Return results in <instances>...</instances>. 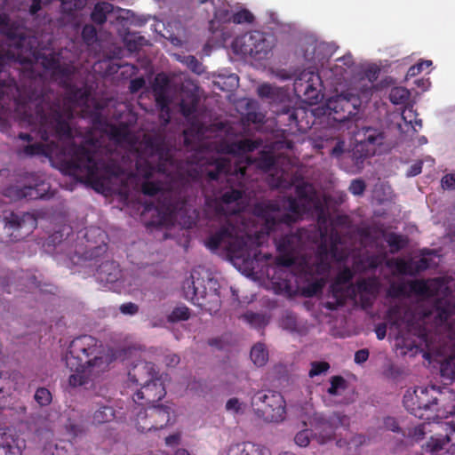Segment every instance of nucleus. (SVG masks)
<instances>
[{
    "label": "nucleus",
    "mask_w": 455,
    "mask_h": 455,
    "mask_svg": "<svg viewBox=\"0 0 455 455\" xmlns=\"http://www.w3.org/2000/svg\"><path fill=\"white\" fill-rule=\"evenodd\" d=\"M100 141L87 132L80 144L71 142L62 148L54 142L34 143L24 147L26 156L56 157L60 171L81 182L90 183L96 190H110L113 180L123 173L122 168L113 162H106L98 155Z\"/></svg>",
    "instance_id": "obj_1"
},
{
    "label": "nucleus",
    "mask_w": 455,
    "mask_h": 455,
    "mask_svg": "<svg viewBox=\"0 0 455 455\" xmlns=\"http://www.w3.org/2000/svg\"><path fill=\"white\" fill-rule=\"evenodd\" d=\"M17 114L23 122L39 125L42 140L48 141L50 136L59 140L73 139L70 121L74 117L71 106L62 104L59 100H52L42 84H30L16 100Z\"/></svg>",
    "instance_id": "obj_2"
},
{
    "label": "nucleus",
    "mask_w": 455,
    "mask_h": 455,
    "mask_svg": "<svg viewBox=\"0 0 455 455\" xmlns=\"http://www.w3.org/2000/svg\"><path fill=\"white\" fill-rule=\"evenodd\" d=\"M65 362L72 372L68 385L78 387L107 371L111 360L100 340L91 335H82L70 342Z\"/></svg>",
    "instance_id": "obj_3"
},
{
    "label": "nucleus",
    "mask_w": 455,
    "mask_h": 455,
    "mask_svg": "<svg viewBox=\"0 0 455 455\" xmlns=\"http://www.w3.org/2000/svg\"><path fill=\"white\" fill-rule=\"evenodd\" d=\"M403 403L411 414L426 420L432 419L428 411L440 412L439 403H442L443 412H455V393L451 390L442 392L435 386L417 387L412 392L407 391Z\"/></svg>",
    "instance_id": "obj_4"
},
{
    "label": "nucleus",
    "mask_w": 455,
    "mask_h": 455,
    "mask_svg": "<svg viewBox=\"0 0 455 455\" xmlns=\"http://www.w3.org/2000/svg\"><path fill=\"white\" fill-rule=\"evenodd\" d=\"M250 236L232 218H225V221L206 238L204 244L212 251L225 250L234 257H243L246 251Z\"/></svg>",
    "instance_id": "obj_5"
},
{
    "label": "nucleus",
    "mask_w": 455,
    "mask_h": 455,
    "mask_svg": "<svg viewBox=\"0 0 455 455\" xmlns=\"http://www.w3.org/2000/svg\"><path fill=\"white\" fill-rule=\"evenodd\" d=\"M145 153L149 156H156L158 163L151 164L148 160L138 161L136 169L143 178L153 177L155 172L167 173L169 167L173 166L174 159L165 145L164 139L159 135L145 134L142 140Z\"/></svg>",
    "instance_id": "obj_6"
},
{
    "label": "nucleus",
    "mask_w": 455,
    "mask_h": 455,
    "mask_svg": "<svg viewBox=\"0 0 455 455\" xmlns=\"http://www.w3.org/2000/svg\"><path fill=\"white\" fill-rule=\"evenodd\" d=\"M186 205L185 197L174 198L172 192L164 193L163 201L159 204L145 203L141 219L148 228L165 227L179 212L186 208Z\"/></svg>",
    "instance_id": "obj_7"
},
{
    "label": "nucleus",
    "mask_w": 455,
    "mask_h": 455,
    "mask_svg": "<svg viewBox=\"0 0 455 455\" xmlns=\"http://www.w3.org/2000/svg\"><path fill=\"white\" fill-rule=\"evenodd\" d=\"M306 238L307 232L302 228L275 238V243L278 252L275 264L279 267H290L297 261H300L306 249Z\"/></svg>",
    "instance_id": "obj_8"
},
{
    "label": "nucleus",
    "mask_w": 455,
    "mask_h": 455,
    "mask_svg": "<svg viewBox=\"0 0 455 455\" xmlns=\"http://www.w3.org/2000/svg\"><path fill=\"white\" fill-rule=\"evenodd\" d=\"M35 38L32 37L30 45H26L18 51L20 53L27 54V56L18 55L19 61L22 64H31L34 61L39 63L46 71L51 72V75L55 79H60V82H66L70 79L72 75L71 68L67 65H61L59 58L54 53H39L36 51Z\"/></svg>",
    "instance_id": "obj_9"
},
{
    "label": "nucleus",
    "mask_w": 455,
    "mask_h": 455,
    "mask_svg": "<svg viewBox=\"0 0 455 455\" xmlns=\"http://www.w3.org/2000/svg\"><path fill=\"white\" fill-rule=\"evenodd\" d=\"M199 273L194 270L191 273L190 279H188L183 284L185 298L204 307L210 314L216 313L220 307V297L214 289L210 293L206 291L205 281L198 277Z\"/></svg>",
    "instance_id": "obj_10"
},
{
    "label": "nucleus",
    "mask_w": 455,
    "mask_h": 455,
    "mask_svg": "<svg viewBox=\"0 0 455 455\" xmlns=\"http://www.w3.org/2000/svg\"><path fill=\"white\" fill-rule=\"evenodd\" d=\"M281 210L282 206L275 200H266L255 204L253 213L263 220V228L268 235L278 230L282 224L291 227L300 220L290 212L277 216Z\"/></svg>",
    "instance_id": "obj_11"
},
{
    "label": "nucleus",
    "mask_w": 455,
    "mask_h": 455,
    "mask_svg": "<svg viewBox=\"0 0 455 455\" xmlns=\"http://www.w3.org/2000/svg\"><path fill=\"white\" fill-rule=\"evenodd\" d=\"M251 404L256 414L266 421L279 422L285 417V401L278 392H258L253 396Z\"/></svg>",
    "instance_id": "obj_12"
},
{
    "label": "nucleus",
    "mask_w": 455,
    "mask_h": 455,
    "mask_svg": "<svg viewBox=\"0 0 455 455\" xmlns=\"http://www.w3.org/2000/svg\"><path fill=\"white\" fill-rule=\"evenodd\" d=\"M243 193V190L231 187L221 191L219 196L207 198L205 204L216 218H230L241 212L240 201Z\"/></svg>",
    "instance_id": "obj_13"
},
{
    "label": "nucleus",
    "mask_w": 455,
    "mask_h": 455,
    "mask_svg": "<svg viewBox=\"0 0 455 455\" xmlns=\"http://www.w3.org/2000/svg\"><path fill=\"white\" fill-rule=\"evenodd\" d=\"M360 100L352 93L331 97L326 102L328 115L337 123H345L357 114Z\"/></svg>",
    "instance_id": "obj_14"
},
{
    "label": "nucleus",
    "mask_w": 455,
    "mask_h": 455,
    "mask_svg": "<svg viewBox=\"0 0 455 455\" xmlns=\"http://www.w3.org/2000/svg\"><path fill=\"white\" fill-rule=\"evenodd\" d=\"M234 48L236 52L251 56L256 60H262L267 57L271 50L269 43L264 35L259 31L244 34L235 38Z\"/></svg>",
    "instance_id": "obj_15"
},
{
    "label": "nucleus",
    "mask_w": 455,
    "mask_h": 455,
    "mask_svg": "<svg viewBox=\"0 0 455 455\" xmlns=\"http://www.w3.org/2000/svg\"><path fill=\"white\" fill-rule=\"evenodd\" d=\"M293 87L295 93L303 95L309 105H315L321 100L322 80L313 70H303L294 80Z\"/></svg>",
    "instance_id": "obj_16"
},
{
    "label": "nucleus",
    "mask_w": 455,
    "mask_h": 455,
    "mask_svg": "<svg viewBox=\"0 0 455 455\" xmlns=\"http://www.w3.org/2000/svg\"><path fill=\"white\" fill-rule=\"evenodd\" d=\"M36 226V220L29 213L22 216L12 212L9 217L5 218L4 228L10 235V240L18 242L29 235Z\"/></svg>",
    "instance_id": "obj_17"
},
{
    "label": "nucleus",
    "mask_w": 455,
    "mask_h": 455,
    "mask_svg": "<svg viewBox=\"0 0 455 455\" xmlns=\"http://www.w3.org/2000/svg\"><path fill=\"white\" fill-rule=\"evenodd\" d=\"M0 33L4 36L11 47L16 50L22 49L26 45H30L32 36L10 21V18L5 13H0Z\"/></svg>",
    "instance_id": "obj_18"
},
{
    "label": "nucleus",
    "mask_w": 455,
    "mask_h": 455,
    "mask_svg": "<svg viewBox=\"0 0 455 455\" xmlns=\"http://www.w3.org/2000/svg\"><path fill=\"white\" fill-rule=\"evenodd\" d=\"M307 116V111L305 108H283L277 114V123L285 126V131L307 132L310 128L309 121H304Z\"/></svg>",
    "instance_id": "obj_19"
},
{
    "label": "nucleus",
    "mask_w": 455,
    "mask_h": 455,
    "mask_svg": "<svg viewBox=\"0 0 455 455\" xmlns=\"http://www.w3.org/2000/svg\"><path fill=\"white\" fill-rule=\"evenodd\" d=\"M166 395L165 387L161 379H156L141 385L133 395V402L141 406H152L154 403L162 400Z\"/></svg>",
    "instance_id": "obj_20"
},
{
    "label": "nucleus",
    "mask_w": 455,
    "mask_h": 455,
    "mask_svg": "<svg viewBox=\"0 0 455 455\" xmlns=\"http://www.w3.org/2000/svg\"><path fill=\"white\" fill-rule=\"evenodd\" d=\"M262 144L261 140L243 139L236 141L221 140L216 145V150L224 155L242 156L247 153L253 152Z\"/></svg>",
    "instance_id": "obj_21"
},
{
    "label": "nucleus",
    "mask_w": 455,
    "mask_h": 455,
    "mask_svg": "<svg viewBox=\"0 0 455 455\" xmlns=\"http://www.w3.org/2000/svg\"><path fill=\"white\" fill-rule=\"evenodd\" d=\"M423 450L432 455H454L455 454V424L451 427L450 433L441 437H431Z\"/></svg>",
    "instance_id": "obj_22"
},
{
    "label": "nucleus",
    "mask_w": 455,
    "mask_h": 455,
    "mask_svg": "<svg viewBox=\"0 0 455 455\" xmlns=\"http://www.w3.org/2000/svg\"><path fill=\"white\" fill-rule=\"evenodd\" d=\"M357 135L359 137L357 148L361 150L366 148L364 157L375 155L376 147L382 145L385 140L384 132L373 127H363Z\"/></svg>",
    "instance_id": "obj_23"
},
{
    "label": "nucleus",
    "mask_w": 455,
    "mask_h": 455,
    "mask_svg": "<svg viewBox=\"0 0 455 455\" xmlns=\"http://www.w3.org/2000/svg\"><path fill=\"white\" fill-rule=\"evenodd\" d=\"M315 429L319 430L322 440L321 443L332 439L337 424L343 426L347 423L348 419L339 413H333L329 419H325L322 415L315 414L313 418Z\"/></svg>",
    "instance_id": "obj_24"
},
{
    "label": "nucleus",
    "mask_w": 455,
    "mask_h": 455,
    "mask_svg": "<svg viewBox=\"0 0 455 455\" xmlns=\"http://www.w3.org/2000/svg\"><path fill=\"white\" fill-rule=\"evenodd\" d=\"M158 371L151 362L139 361L134 363L128 372L129 381L136 385H143L158 379Z\"/></svg>",
    "instance_id": "obj_25"
},
{
    "label": "nucleus",
    "mask_w": 455,
    "mask_h": 455,
    "mask_svg": "<svg viewBox=\"0 0 455 455\" xmlns=\"http://www.w3.org/2000/svg\"><path fill=\"white\" fill-rule=\"evenodd\" d=\"M288 268L289 267L276 265L272 277V284L276 293L291 296L295 291L292 283L295 279V275Z\"/></svg>",
    "instance_id": "obj_26"
},
{
    "label": "nucleus",
    "mask_w": 455,
    "mask_h": 455,
    "mask_svg": "<svg viewBox=\"0 0 455 455\" xmlns=\"http://www.w3.org/2000/svg\"><path fill=\"white\" fill-rule=\"evenodd\" d=\"M171 408L164 405L148 406L150 421L141 425L143 429L158 430L164 428L170 421Z\"/></svg>",
    "instance_id": "obj_27"
},
{
    "label": "nucleus",
    "mask_w": 455,
    "mask_h": 455,
    "mask_svg": "<svg viewBox=\"0 0 455 455\" xmlns=\"http://www.w3.org/2000/svg\"><path fill=\"white\" fill-rule=\"evenodd\" d=\"M105 133L117 144L133 145L136 143V137L131 130L130 124L126 122H120L116 124H110Z\"/></svg>",
    "instance_id": "obj_28"
},
{
    "label": "nucleus",
    "mask_w": 455,
    "mask_h": 455,
    "mask_svg": "<svg viewBox=\"0 0 455 455\" xmlns=\"http://www.w3.org/2000/svg\"><path fill=\"white\" fill-rule=\"evenodd\" d=\"M68 80L63 82L66 87V100L75 107H85L91 96L90 91L86 87H77L76 85L67 84Z\"/></svg>",
    "instance_id": "obj_29"
},
{
    "label": "nucleus",
    "mask_w": 455,
    "mask_h": 455,
    "mask_svg": "<svg viewBox=\"0 0 455 455\" xmlns=\"http://www.w3.org/2000/svg\"><path fill=\"white\" fill-rule=\"evenodd\" d=\"M379 288V283L375 277L361 278L358 279L355 284H348V290L351 291V299H355L357 293L377 296Z\"/></svg>",
    "instance_id": "obj_30"
},
{
    "label": "nucleus",
    "mask_w": 455,
    "mask_h": 455,
    "mask_svg": "<svg viewBox=\"0 0 455 455\" xmlns=\"http://www.w3.org/2000/svg\"><path fill=\"white\" fill-rule=\"evenodd\" d=\"M24 440L7 433L0 434V455H21Z\"/></svg>",
    "instance_id": "obj_31"
},
{
    "label": "nucleus",
    "mask_w": 455,
    "mask_h": 455,
    "mask_svg": "<svg viewBox=\"0 0 455 455\" xmlns=\"http://www.w3.org/2000/svg\"><path fill=\"white\" fill-rule=\"evenodd\" d=\"M344 284L338 283L333 281L330 285V291L331 293L332 301H326L324 307L329 310H336L339 307L345 305L347 298H351V291L347 288L343 287Z\"/></svg>",
    "instance_id": "obj_32"
},
{
    "label": "nucleus",
    "mask_w": 455,
    "mask_h": 455,
    "mask_svg": "<svg viewBox=\"0 0 455 455\" xmlns=\"http://www.w3.org/2000/svg\"><path fill=\"white\" fill-rule=\"evenodd\" d=\"M150 178L151 177L144 178L145 180L141 184V192L145 196H156L157 202L156 204H159L161 201H163V194L167 192H172L174 198L183 197L180 194H177L173 190L164 188L161 182L149 180Z\"/></svg>",
    "instance_id": "obj_33"
},
{
    "label": "nucleus",
    "mask_w": 455,
    "mask_h": 455,
    "mask_svg": "<svg viewBox=\"0 0 455 455\" xmlns=\"http://www.w3.org/2000/svg\"><path fill=\"white\" fill-rule=\"evenodd\" d=\"M296 195L300 201H303L308 207L319 209L320 201L313 185L303 182L295 188Z\"/></svg>",
    "instance_id": "obj_34"
},
{
    "label": "nucleus",
    "mask_w": 455,
    "mask_h": 455,
    "mask_svg": "<svg viewBox=\"0 0 455 455\" xmlns=\"http://www.w3.org/2000/svg\"><path fill=\"white\" fill-rule=\"evenodd\" d=\"M97 275L101 282L112 283L120 278L121 271L116 261H105L97 268Z\"/></svg>",
    "instance_id": "obj_35"
},
{
    "label": "nucleus",
    "mask_w": 455,
    "mask_h": 455,
    "mask_svg": "<svg viewBox=\"0 0 455 455\" xmlns=\"http://www.w3.org/2000/svg\"><path fill=\"white\" fill-rule=\"evenodd\" d=\"M38 185L36 187L32 186H24L22 188L19 187H10L5 191V196H14L16 199H23L27 198L29 200L44 198V195L40 192L38 188Z\"/></svg>",
    "instance_id": "obj_36"
},
{
    "label": "nucleus",
    "mask_w": 455,
    "mask_h": 455,
    "mask_svg": "<svg viewBox=\"0 0 455 455\" xmlns=\"http://www.w3.org/2000/svg\"><path fill=\"white\" fill-rule=\"evenodd\" d=\"M302 267V270L305 274L308 275H323L329 272L331 265L328 259L315 258V262L310 264L305 257H303L299 262Z\"/></svg>",
    "instance_id": "obj_37"
},
{
    "label": "nucleus",
    "mask_w": 455,
    "mask_h": 455,
    "mask_svg": "<svg viewBox=\"0 0 455 455\" xmlns=\"http://www.w3.org/2000/svg\"><path fill=\"white\" fill-rule=\"evenodd\" d=\"M212 170L207 172V177L211 180H217L221 174H228L231 172V162L229 159L218 157L212 163Z\"/></svg>",
    "instance_id": "obj_38"
},
{
    "label": "nucleus",
    "mask_w": 455,
    "mask_h": 455,
    "mask_svg": "<svg viewBox=\"0 0 455 455\" xmlns=\"http://www.w3.org/2000/svg\"><path fill=\"white\" fill-rule=\"evenodd\" d=\"M114 6L108 2H99L97 3L91 13V20L98 24L102 25L107 20L108 14L113 12Z\"/></svg>",
    "instance_id": "obj_39"
},
{
    "label": "nucleus",
    "mask_w": 455,
    "mask_h": 455,
    "mask_svg": "<svg viewBox=\"0 0 455 455\" xmlns=\"http://www.w3.org/2000/svg\"><path fill=\"white\" fill-rule=\"evenodd\" d=\"M253 162L259 169L269 172L275 167L277 159L273 152L263 150L260 151L259 156Z\"/></svg>",
    "instance_id": "obj_40"
},
{
    "label": "nucleus",
    "mask_w": 455,
    "mask_h": 455,
    "mask_svg": "<svg viewBox=\"0 0 455 455\" xmlns=\"http://www.w3.org/2000/svg\"><path fill=\"white\" fill-rule=\"evenodd\" d=\"M198 105L199 97L191 93L181 100L180 112L186 118H188L197 111Z\"/></svg>",
    "instance_id": "obj_41"
},
{
    "label": "nucleus",
    "mask_w": 455,
    "mask_h": 455,
    "mask_svg": "<svg viewBox=\"0 0 455 455\" xmlns=\"http://www.w3.org/2000/svg\"><path fill=\"white\" fill-rule=\"evenodd\" d=\"M386 242L390 247V252L396 253L408 245L409 239L406 235L391 232L387 235Z\"/></svg>",
    "instance_id": "obj_42"
},
{
    "label": "nucleus",
    "mask_w": 455,
    "mask_h": 455,
    "mask_svg": "<svg viewBox=\"0 0 455 455\" xmlns=\"http://www.w3.org/2000/svg\"><path fill=\"white\" fill-rule=\"evenodd\" d=\"M133 413L135 414V418L133 419L134 426L139 432L146 433L153 430L143 429L141 427V425H145V423L150 421L151 419V417L148 416V406L144 407L137 404V406L134 407Z\"/></svg>",
    "instance_id": "obj_43"
},
{
    "label": "nucleus",
    "mask_w": 455,
    "mask_h": 455,
    "mask_svg": "<svg viewBox=\"0 0 455 455\" xmlns=\"http://www.w3.org/2000/svg\"><path fill=\"white\" fill-rule=\"evenodd\" d=\"M288 212L296 215L300 220L303 214L309 211L311 207H308L305 203L299 204L298 200L292 196H288L285 200V204L283 206Z\"/></svg>",
    "instance_id": "obj_44"
},
{
    "label": "nucleus",
    "mask_w": 455,
    "mask_h": 455,
    "mask_svg": "<svg viewBox=\"0 0 455 455\" xmlns=\"http://www.w3.org/2000/svg\"><path fill=\"white\" fill-rule=\"evenodd\" d=\"M200 4L211 3L214 7V19L226 20L228 19V4L227 0H198Z\"/></svg>",
    "instance_id": "obj_45"
},
{
    "label": "nucleus",
    "mask_w": 455,
    "mask_h": 455,
    "mask_svg": "<svg viewBox=\"0 0 455 455\" xmlns=\"http://www.w3.org/2000/svg\"><path fill=\"white\" fill-rule=\"evenodd\" d=\"M250 355L253 363L258 367L265 365L268 360V352L262 343L255 344L251 349Z\"/></svg>",
    "instance_id": "obj_46"
},
{
    "label": "nucleus",
    "mask_w": 455,
    "mask_h": 455,
    "mask_svg": "<svg viewBox=\"0 0 455 455\" xmlns=\"http://www.w3.org/2000/svg\"><path fill=\"white\" fill-rule=\"evenodd\" d=\"M103 107L99 103L95 102L94 108L91 113L92 124L95 129L100 130L106 132L108 125L110 124L107 119L101 114Z\"/></svg>",
    "instance_id": "obj_47"
},
{
    "label": "nucleus",
    "mask_w": 455,
    "mask_h": 455,
    "mask_svg": "<svg viewBox=\"0 0 455 455\" xmlns=\"http://www.w3.org/2000/svg\"><path fill=\"white\" fill-rule=\"evenodd\" d=\"M115 418V410L108 405L100 406L92 416V422L97 425L110 422Z\"/></svg>",
    "instance_id": "obj_48"
},
{
    "label": "nucleus",
    "mask_w": 455,
    "mask_h": 455,
    "mask_svg": "<svg viewBox=\"0 0 455 455\" xmlns=\"http://www.w3.org/2000/svg\"><path fill=\"white\" fill-rule=\"evenodd\" d=\"M242 317L251 326L256 329H262L268 323V318L264 314L247 311Z\"/></svg>",
    "instance_id": "obj_49"
},
{
    "label": "nucleus",
    "mask_w": 455,
    "mask_h": 455,
    "mask_svg": "<svg viewBox=\"0 0 455 455\" xmlns=\"http://www.w3.org/2000/svg\"><path fill=\"white\" fill-rule=\"evenodd\" d=\"M235 455H271L269 451L259 444L244 443L237 448Z\"/></svg>",
    "instance_id": "obj_50"
},
{
    "label": "nucleus",
    "mask_w": 455,
    "mask_h": 455,
    "mask_svg": "<svg viewBox=\"0 0 455 455\" xmlns=\"http://www.w3.org/2000/svg\"><path fill=\"white\" fill-rule=\"evenodd\" d=\"M411 96V92L408 89L402 86L394 87L389 92V100L394 105L405 104Z\"/></svg>",
    "instance_id": "obj_51"
},
{
    "label": "nucleus",
    "mask_w": 455,
    "mask_h": 455,
    "mask_svg": "<svg viewBox=\"0 0 455 455\" xmlns=\"http://www.w3.org/2000/svg\"><path fill=\"white\" fill-rule=\"evenodd\" d=\"M254 20L252 13L247 9H242L235 13L228 11V19L222 22L231 21L235 24L251 23Z\"/></svg>",
    "instance_id": "obj_52"
},
{
    "label": "nucleus",
    "mask_w": 455,
    "mask_h": 455,
    "mask_svg": "<svg viewBox=\"0 0 455 455\" xmlns=\"http://www.w3.org/2000/svg\"><path fill=\"white\" fill-rule=\"evenodd\" d=\"M440 372L443 378L455 381V355L448 356L442 362Z\"/></svg>",
    "instance_id": "obj_53"
},
{
    "label": "nucleus",
    "mask_w": 455,
    "mask_h": 455,
    "mask_svg": "<svg viewBox=\"0 0 455 455\" xmlns=\"http://www.w3.org/2000/svg\"><path fill=\"white\" fill-rule=\"evenodd\" d=\"M190 317V310L188 307L182 305L178 306L172 309L168 315L167 320L169 323H178L180 321H187Z\"/></svg>",
    "instance_id": "obj_54"
},
{
    "label": "nucleus",
    "mask_w": 455,
    "mask_h": 455,
    "mask_svg": "<svg viewBox=\"0 0 455 455\" xmlns=\"http://www.w3.org/2000/svg\"><path fill=\"white\" fill-rule=\"evenodd\" d=\"M44 455H77L72 444H69V449L60 444H49L44 447Z\"/></svg>",
    "instance_id": "obj_55"
},
{
    "label": "nucleus",
    "mask_w": 455,
    "mask_h": 455,
    "mask_svg": "<svg viewBox=\"0 0 455 455\" xmlns=\"http://www.w3.org/2000/svg\"><path fill=\"white\" fill-rule=\"evenodd\" d=\"M60 9L63 13L71 15L84 5V0H60Z\"/></svg>",
    "instance_id": "obj_56"
},
{
    "label": "nucleus",
    "mask_w": 455,
    "mask_h": 455,
    "mask_svg": "<svg viewBox=\"0 0 455 455\" xmlns=\"http://www.w3.org/2000/svg\"><path fill=\"white\" fill-rule=\"evenodd\" d=\"M395 270L401 275L414 276L413 272V260H405L403 259H397L394 263Z\"/></svg>",
    "instance_id": "obj_57"
},
{
    "label": "nucleus",
    "mask_w": 455,
    "mask_h": 455,
    "mask_svg": "<svg viewBox=\"0 0 455 455\" xmlns=\"http://www.w3.org/2000/svg\"><path fill=\"white\" fill-rule=\"evenodd\" d=\"M409 287L411 291L417 295L426 296L430 293L429 286L425 280H412L409 283Z\"/></svg>",
    "instance_id": "obj_58"
},
{
    "label": "nucleus",
    "mask_w": 455,
    "mask_h": 455,
    "mask_svg": "<svg viewBox=\"0 0 455 455\" xmlns=\"http://www.w3.org/2000/svg\"><path fill=\"white\" fill-rule=\"evenodd\" d=\"M311 369L309 370L308 376L314 378L327 372L330 369V364L324 361H314L310 363Z\"/></svg>",
    "instance_id": "obj_59"
},
{
    "label": "nucleus",
    "mask_w": 455,
    "mask_h": 455,
    "mask_svg": "<svg viewBox=\"0 0 455 455\" xmlns=\"http://www.w3.org/2000/svg\"><path fill=\"white\" fill-rule=\"evenodd\" d=\"M34 398L40 406H47L52 400L51 392L45 387L37 388Z\"/></svg>",
    "instance_id": "obj_60"
},
{
    "label": "nucleus",
    "mask_w": 455,
    "mask_h": 455,
    "mask_svg": "<svg viewBox=\"0 0 455 455\" xmlns=\"http://www.w3.org/2000/svg\"><path fill=\"white\" fill-rule=\"evenodd\" d=\"M183 62L196 74L201 75L204 71L203 64L193 55L184 57Z\"/></svg>",
    "instance_id": "obj_61"
},
{
    "label": "nucleus",
    "mask_w": 455,
    "mask_h": 455,
    "mask_svg": "<svg viewBox=\"0 0 455 455\" xmlns=\"http://www.w3.org/2000/svg\"><path fill=\"white\" fill-rule=\"evenodd\" d=\"M331 387L328 388V393L331 395H336L339 389H345L347 387L346 380L342 376H333L331 378Z\"/></svg>",
    "instance_id": "obj_62"
},
{
    "label": "nucleus",
    "mask_w": 455,
    "mask_h": 455,
    "mask_svg": "<svg viewBox=\"0 0 455 455\" xmlns=\"http://www.w3.org/2000/svg\"><path fill=\"white\" fill-rule=\"evenodd\" d=\"M156 106L160 108L162 114H165L167 118L165 119V123L168 124L170 121V108H169V100L167 96L163 93H159L156 97Z\"/></svg>",
    "instance_id": "obj_63"
},
{
    "label": "nucleus",
    "mask_w": 455,
    "mask_h": 455,
    "mask_svg": "<svg viewBox=\"0 0 455 455\" xmlns=\"http://www.w3.org/2000/svg\"><path fill=\"white\" fill-rule=\"evenodd\" d=\"M354 277V272L347 267L341 269L334 278V281L340 284H350Z\"/></svg>",
    "instance_id": "obj_64"
}]
</instances>
